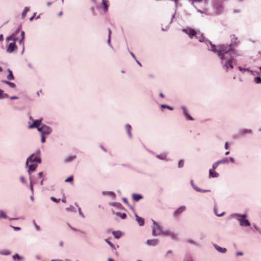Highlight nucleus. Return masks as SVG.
Listing matches in <instances>:
<instances>
[{"label":"nucleus","instance_id":"obj_1","mask_svg":"<svg viewBox=\"0 0 261 261\" xmlns=\"http://www.w3.org/2000/svg\"><path fill=\"white\" fill-rule=\"evenodd\" d=\"M231 43L229 45H215L210 41H207L206 43L210 44V47H208V50L216 53L220 60V63L223 69L228 71L233 68V60L238 56H242L241 51L234 49L232 47L238 44L239 41L238 38L234 35L230 36Z\"/></svg>","mask_w":261,"mask_h":261},{"label":"nucleus","instance_id":"obj_2","mask_svg":"<svg viewBox=\"0 0 261 261\" xmlns=\"http://www.w3.org/2000/svg\"><path fill=\"white\" fill-rule=\"evenodd\" d=\"M182 31L188 35L191 39H195L198 40L200 42H204L206 44L207 49L208 50V47H210V44L209 43H207L206 42L209 40L206 39L200 32L196 31L193 29L189 28L188 27H183L182 28Z\"/></svg>","mask_w":261,"mask_h":261},{"label":"nucleus","instance_id":"obj_3","mask_svg":"<svg viewBox=\"0 0 261 261\" xmlns=\"http://www.w3.org/2000/svg\"><path fill=\"white\" fill-rule=\"evenodd\" d=\"M207 0H193L192 3L197 9V12L201 14H206V10L204 9L206 6Z\"/></svg>","mask_w":261,"mask_h":261},{"label":"nucleus","instance_id":"obj_4","mask_svg":"<svg viewBox=\"0 0 261 261\" xmlns=\"http://www.w3.org/2000/svg\"><path fill=\"white\" fill-rule=\"evenodd\" d=\"M213 7L216 14H221L224 10L222 2L221 0H213Z\"/></svg>","mask_w":261,"mask_h":261},{"label":"nucleus","instance_id":"obj_5","mask_svg":"<svg viewBox=\"0 0 261 261\" xmlns=\"http://www.w3.org/2000/svg\"><path fill=\"white\" fill-rule=\"evenodd\" d=\"M53 128L45 124H42L40 127L38 128V131L40 133V135H44L45 136H48L50 135L53 132Z\"/></svg>","mask_w":261,"mask_h":261},{"label":"nucleus","instance_id":"obj_6","mask_svg":"<svg viewBox=\"0 0 261 261\" xmlns=\"http://www.w3.org/2000/svg\"><path fill=\"white\" fill-rule=\"evenodd\" d=\"M43 120L42 118H41L39 119L33 120V123L28 126V128L32 129L34 128H36L38 129V127H40L41 125V122Z\"/></svg>","mask_w":261,"mask_h":261},{"label":"nucleus","instance_id":"obj_7","mask_svg":"<svg viewBox=\"0 0 261 261\" xmlns=\"http://www.w3.org/2000/svg\"><path fill=\"white\" fill-rule=\"evenodd\" d=\"M162 236L169 237L172 240H176L177 238V235L174 232L170 230H164Z\"/></svg>","mask_w":261,"mask_h":261},{"label":"nucleus","instance_id":"obj_8","mask_svg":"<svg viewBox=\"0 0 261 261\" xmlns=\"http://www.w3.org/2000/svg\"><path fill=\"white\" fill-rule=\"evenodd\" d=\"M152 224L154 226V228L159 235H163L164 230L155 221L152 219Z\"/></svg>","mask_w":261,"mask_h":261},{"label":"nucleus","instance_id":"obj_9","mask_svg":"<svg viewBox=\"0 0 261 261\" xmlns=\"http://www.w3.org/2000/svg\"><path fill=\"white\" fill-rule=\"evenodd\" d=\"M190 185L192 187V188H193V189L194 190H195L197 192H203V193H205V192H210V190H202L199 188H198L197 186H196L194 183V181L193 180H190Z\"/></svg>","mask_w":261,"mask_h":261},{"label":"nucleus","instance_id":"obj_10","mask_svg":"<svg viewBox=\"0 0 261 261\" xmlns=\"http://www.w3.org/2000/svg\"><path fill=\"white\" fill-rule=\"evenodd\" d=\"M252 134V130L250 128H242L239 131V135L241 136H245Z\"/></svg>","mask_w":261,"mask_h":261},{"label":"nucleus","instance_id":"obj_11","mask_svg":"<svg viewBox=\"0 0 261 261\" xmlns=\"http://www.w3.org/2000/svg\"><path fill=\"white\" fill-rule=\"evenodd\" d=\"M181 108L182 109V110H183V113H184V114L186 117V118L187 119V120H193L194 119L193 118V117L190 115V114L188 112V110L187 109L186 107H185V106H181Z\"/></svg>","mask_w":261,"mask_h":261},{"label":"nucleus","instance_id":"obj_12","mask_svg":"<svg viewBox=\"0 0 261 261\" xmlns=\"http://www.w3.org/2000/svg\"><path fill=\"white\" fill-rule=\"evenodd\" d=\"M237 219L240 222V224L242 226H249L250 225L249 221L247 219H243L241 218H237Z\"/></svg>","mask_w":261,"mask_h":261},{"label":"nucleus","instance_id":"obj_13","mask_svg":"<svg viewBox=\"0 0 261 261\" xmlns=\"http://www.w3.org/2000/svg\"><path fill=\"white\" fill-rule=\"evenodd\" d=\"M220 164H227L228 163H233L234 162V158L232 157H229V158H224L222 159L221 160H219Z\"/></svg>","mask_w":261,"mask_h":261},{"label":"nucleus","instance_id":"obj_14","mask_svg":"<svg viewBox=\"0 0 261 261\" xmlns=\"http://www.w3.org/2000/svg\"><path fill=\"white\" fill-rule=\"evenodd\" d=\"M146 244L148 246H155L159 244V240L157 239L147 240Z\"/></svg>","mask_w":261,"mask_h":261},{"label":"nucleus","instance_id":"obj_15","mask_svg":"<svg viewBox=\"0 0 261 261\" xmlns=\"http://www.w3.org/2000/svg\"><path fill=\"white\" fill-rule=\"evenodd\" d=\"M35 153L32 154L29 158H31L30 162L34 163L36 162L38 163H41V159L39 157H34Z\"/></svg>","mask_w":261,"mask_h":261},{"label":"nucleus","instance_id":"obj_16","mask_svg":"<svg viewBox=\"0 0 261 261\" xmlns=\"http://www.w3.org/2000/svg\"><path fill=\"white\" fill-rule=\"evenodd\" d=\"M135 217L140 226H142L144 225V220L142 217H139L136 213H135Z\"/></svg>","mask_w":261,"mask_h":261},{"label":"nucleus","instance_id":"obj_17","mask_svg":"<svg viewBox=\"0 0 261 261\" xmlns=\"http://www.w3.org/2000/svg\"><path fill=\"white\" fill-rule=\"evenodd\" d=\"M12 259L14 261H23L24 257L16 253L12 256Z\"/></svg>","mask_w":261,"mask_h":261},{"label":"nucleus","instance_id":"obj_18","mask_svg":"<svg viewBox=\"0 0 261 261\" xmlns=\"http://www.w3.org/2000/svg\"><path fill=\"white\" fill-rule=\"evenodd\" d=\"M186 207L185 206L182 205L178 207L174 213V215L175 216L179 215L184 211H185Z\"/></svg>","mask_w":261,"mask_h":261},{"label":"nucleus","instance_id":"obj_19","mask_svg":"<svg viewBox=\"0 0 261 261\" xmlns=\"http://www.w3.org/2000/svg\"><path fill=\"white\" fill-rule=\"evenodd\" d=\"M16 45L14 42H11L9 43L8 47L7 49V51L9 53H12L16 48Z\"/></svg>","mask_w":261,"mask_h":261},{"label":"nucleus","instance_id":"obj_20","mask_svg":"<svg viewBox=\"0 0 261 261\" xmlns=\"http://www.w3.org/2000/svg\"><path fill=\"white\" fill-rule=\"evenodd\" d=\"M219 174L216 172L214 169L209 170V176L212 178H216L219 177Z\"/></svg>","mask_w":261,"mask_h":261},{"label":"nucleus","instance_id":"obj_21","mask_svg":"<svg viewBox=\"0 0 261 261\" xmlns=\"http://www.w3.org/2000/svg\"><path fill=\"white\" fill-rule=\"evenodd\" d=\"M155 156L160 160H164L166 161H169V159L167 158V154L165 153H161L160 154H156Z\"/></svg>","mask_w":261,"mask_h":261},{"label":"nucleus","instance_id":"obj_22","mask_svg":"<svg viewBox=\"0 0 261 261\" xmlns=\"http://www.w3.org/2000/svg\"><path fill=\"white\" fill-rule=\"evenodd\" d=\"M132 198L134 201L137 202L143 198V196L140 194L133 193L132 194Z\"/></svg>","mask_w":261,"mask_h":261},{"label":"nucleus","instance_id":"obj_23","mask_svg":"<svg viewBox=\"0 0 261 261\" xmlns=\"http://www.w3.org/2000/svg\"><path fill=\"white\" fill-rule=\"evenodd\" d=\"M102 194L103 195H108L112 197L113 199H115L116 198V195L113 191H102Z\"/></svg>","mask_w":261,"mask_h":261},{"label":"nucleus","instance_id":"obj_24","mask_svg":"<svg viewBox=\"0 0 261 261\" xmlns=\"http://www.w3.org/2000/svg\"><path fill=\"white\" fill-rule=\"evenodd\" d=\"M214 247L218 252L222 253H225L227 251V249L225 248H222L216 244H214Z\"/></svg>","mask_w":261,"mask_h":261},{"label":"nucleus","instance_id":"obj_25","mask_svg":"<svg viewBox=\"0 0 261 261\" xmlns=\"http://www.w3.org/2000/svg\"><path fill=\"white\" fill-rule=\"evenodd\" d=\"M36 168V165L35 164H31L29 166V168L28 169V172L30 175V177H31V172L34 171Z\"/></svg>","mask_w":261,"mask_h":261},{"label":"nucleus","instance_id":"obj_26","mask_svg":"<svg viewBox=\"0 0 261 261\" xmlns=\"http://www.w3.org/2000/svg\"><path fill=\"white\" fill-rule=\"evenodd\" d=\"M75 158H76L75 155L69 156L65 159L64 162L65 163H68L71 162L73 160H74L75 159Z\"/></svg>","mask_w":261,"mask_h":261},{"label":"nucleus","instance_id":"obj_27","mask_svg":"<svg viewBox=\"0 0 261 261\" xmlns=\"http://www.w3.org/2000/svg\"><path fill=\"white\" fill-rule=\"evenodd\" d=\"M1 82L3 83H4V84L8 85V86L9 87L12 88H14L16 86V85H15V83L10 82H9L8 81L2 80Z\"/></svg>","mask_w":261,"mask_h":261},{"label":"nucleus","instance_id":"obj_28","mask_svg":"<svg viewBox=\"0 0 261 261\" xmlns=\"http://www.w3.org/2000/svg\"><path fill=\"white\" fill-rule=\"evenodd\" d=\"M8 72H9L8 75L7 76V79L9 81L13 80L14 79V76L13 74V72L12 70L10 69H8Z\"/></svg>","mask_w":261,"mask_h":261},{"label":"nucleus","instance_id":"obj_29","mask_svg":"<svg viewBox=\"0 0 261 261\" xmlns=\"http://www.w3.org/2000/svg\"><path fill=\"white\" fill-rule=\"evenodd\" d=\"M131 126L129 124H127L125 125V128L127 131V133L130 138L132 137V135L131 134Z\"/></svg>","mask_w":261,"mask_h":261},{"label":"nucleus","instance_id":"obj_30","mask_svg":"<svg viewBox=\"0 0 261 261\" xmlns=\"http://www.w3.org/2000/svg\"><path fill=\"white\" fill-rule=\"evenodd\" d=\"M113 234L115 237L116 239H119L121 236H122V232L118 230V231H113L112 232Z\"/></svg>","mask_w":261,"mask_h":261},{"label":"nucleus","instance_id":"obj_31","mask_svg":"<svg viewBox=\"0 0 261 261\" xmlns=\"http://www.w3.org/2000/svg\"><path fill=\"white\" fill-rule=\"evenodd\" d=\"M11 251L8 249H3L0 250V255H9L11 254Z\"/></svg>","mask_w":261,"mask_h":261},{"label":"nucleus","instance_id":"obj_32","mask_svg":"<svg viewBox=\"0 0 261 261\" xmlns=\"http://www.w3.org/2000/svg\"><path fill=\"white\" fill-rule=\"evenodd\" d=\"M110 204L113 206H115V207L118 208L119 209H122L123 208L121 203H120L119 202H114Z\"/></svg>","mask_w":261,"mask_h":261},{"label":"nucleus","instance_id":"obj_33","mask_svg":"<svg viewBox=\"0 0 261 261\" xmlns=\"http://www.w3.org/2000/svg\"><path fill=\"white\" fill-rule=\"evenodd\" d=\"M8 216L6 213L3 210H0V219H7Z\"/></svg>","mask_w":261,"mask_h":261},{"label":"nucleus","instance_id":"obj_34","mask_svg":"<svg viewBox=\"0 0 261 261\" xmlns=\"http://www.w3.org/2000/svg\"><path fill=\"white\" fill-rule=\"evenodd\" d=\"M29 9H30V8L28 7H25L24 8V9L21 13V16L23 18H24L26 16L27 13L29 11Z\"/></svg>","mask_w":261,"mask_h":261},{"label":"nucleus","instance_id":"obj_35","mask_svg":"<svg viewBox=\"0 0 261 261\" xmlns=\"http://www.w3.org/2000/svg\"><path fill=\"white\" fill-rule=\"evenodd\" d=\"M115 215L117 216L120 217L122 219H124L126 217V215L125 213H121L120 212H117L116 213Z\"/></svg>","mask_w":261,"mask_h":261},{"label":"nucleus","instance_id":"obj_36","mask_svg":"<svg viewBox=\"0 0 261 261\" xmlns=\"http://www.w3.org/2000/svg\"><path fill=\"white\" fill-rule=\"evenodd\" d=\"M102 5L103 6V9L104 11L106 12L108 11L109 5L107 4L106 2L103 1L102 2Z\"/></svg>","mask_w":261,"mask_h":261},{"label":"nucleus","instance_id":"obj_37","mask_svg":"<svg viewBox=\"0 0 261 261\" xmlns=\"http://www.w3.org/2000/svg\"><path fill=\"white\" fill-rule=\"evenodd\" d=\"M108 31H109V35H108V39L107 40V42L110 47H111V48H113V46L112 45L111 43V38H110L111 37V31L109 29Z\"/></svg>","mask_w":261,"mask_h":261},{"label":"nucleus","instance_id":"obj_38","mask_svg":"<svg viewBox=\"0 0 261 261\" xmlns=\"http://www.w3.org/2000/svg\"><path fill=\"white\" fill-rule=\"evenodd\" d=\"M30 190L31 191L32 194H34V189H33V183L34 181H33L32 179V177H30Z\"/></svg>","mask_w":261,"mask_h":261},{"label":"nucleus","instance_id":"obj_39","mask_svg":"<svg viewBox=\"0 0 261 261\" xmlns=\"http://www.w3.org/2000/svg\"><path fill=\"white\" fill-rule=\"evenodd\" d=\"M184 261H193L191 255L187 254L184 259Z\"/></svg>","mask_w":261,"mask_h":261},{"label":"nucleus","instance_id":"obj_40","mask_svg":"<svg viewBox=\"0 0 261 261\" xmlns=\"http://www.w3.org/2000/svg\"><path fill=\"white\" fill-rule=\"evenodd\" d=\"M66 210L67 211H71V212H76V209L75 208V207L72 206V205H70L69 207H67L66 208Z\"/></svg>","mask_w":261,"mask_h":261},{"label":"nucleus","instance_id":"obj_41","mask_svg":"<svg viewBox=\"0 0 261 261\" xmlns=\"http://www.w3.org/2000/svg\"><path fill=\"white\" fill-rule=\"evenodd\" d=\"M68 226L71 228L72 229V230H74V231H79L80 232H81L82 233H83V234H85L86 232L84 231H82V230H79V229H77L74 227H73L72 226H71L69 223L67 224Z\"/></svg>","mask_w":261,"mask_h":261},{"label":"nucleus","instance_id":"obj_42","mask_svg":"<svg viewBox=\"0 0 261 261\" xmlns=\"http://www.w3.org/2000/svg\"><path fill=\"white\" fill-rule=\"evenodd\" d=\"M220 164V161L219 160L215 162L213 165H212V167L213 168L212 169H215L216 168H217L218 167V166H219V165Z\"/></svg>","mask_w":261,"mask_h":261},{"label":"nucleus","instance_id":"obj_43","mask_svg":"<svg viewBox=\"0 0 261 261\" xmlns=\"http://www.w3.org/2000/svg\"><path fill=\"white\" fill-rule=\"evenodd\" d=\"M161 107L163 108H167V109H168L170 110H173V107H171L170 106L165 105V104L162 105H161Z\"/></svg>","mask_w":261,"mask_h":261},{"label":"nucleus","instance_id":"obj_44","mask_svg":"<svg viewBox=\"0 0 261 261\" xmlns=\"http://www.w3.org/2000/svg\"><path fill=\"white\" fill-rule=\"evenodd\" d=\"M214 212H215V215L216 216H217L218 217H222V216H223L225 214V212H222L221 214H218L217 213V209H216V207H214Z\"/></svg>","mask_w":261,"mask_h":261},{"label":"nucleus","instance_id":"obj_45","mask_svg":"<svg viewBox=\"0 0 261 261\" xmlns=\"http://www.w3.org/2000/svg\"><path fill=\"white\" fill-rule=\"evenodd\" d=\"M105 241L111 246V247L113 249H115V245L112 244L110 241H109L108 239H105Z\"/></svg>","mask_w":261,"mask_h":261},{"label":"nucleus","instance_id":"obj_46","mask_svg":"<svg viewBox=\"0 0 261 261\" xmlns=\"http://www.w3.org/2000/svg\"><path fill=\"white\" fill-rule=\"evenodd\" d=\"M254 81L256 84H261V78L259 76L255 77Z\"/></svg>","mask_w":261,"mask_h":261},{"label":"nucleus","instance_id":"obj_47","mask_svg":"<svg viewBox=\"0 0 261 261\" xmlns=\"http://www.w3.org/2000/svg\"><path fill=\"white\" fill-rule=\"evenodd\" d=\"M238 68H239V70L240 71L242 72L243 73H244L246 71L249 70V68H244L241 66H239Z\"/></svg>","mask_w":261,"mask_h":261},{"label":"nucleus","instance_id":"obj_48","mask_svg":"<svg viewBox=\"0 0 261 261\" xmlns=\"http://www.w3.org/2000/svg\"><path fill=\"white\" fill-rule=\"evenodd\" d=\"M184 165V161L183 160H180L178 163V167L180 168L183 167Z\"/></svg>","mask_w":261,"mask_h":261},{"label":"nucleus","instance_id":"obj_49","mask_svg":"<svg viewBox=\"0 0 261 261\" xmlns=\"http://www.w3.org/2000/svg\"><path fill=\"white\" fill-rule=\"evenodd\" d=\"M50 199H51L53 201H54V202H56V203H58V202H59L61 200V199H60V198H58V199H57V198H55V197H53V196L50 197Z\"/></svg>","mask_w":261,"mask_h":261},{"label":"nucleus","instance_id":"obj_50","mask_svg":"<svg viewBox=\"0 0 261 261\" xmlns=\"http://www.w3.org/2000/svg\"><path fill=\"white\" fill-rule=\"evenodd\" d=\"M41 135V142L42 143H43L45 142L46 140V136L44 135Z\"/></svg>","mask_w":261,"mask_h":261},{"label":"nucleus","instance_id":"obj_51","mask_svg":"<svg viewBox=\"0 0 261 261\" xmlns=\"http://www.w3.org/2000/svg\"><path fill=\"white\" fill-rule=\"evenodd\" d=\"M24 39H22L21 38V39H20L19 40V44H22V46H23V49H22V54H23V51H24Z\"/></svg>","mask_w":261,"mask_h":261},{"label":"nucleus","instance_id":"obj_52","mask_svg":"<svg viewBox=\"0 0 261 261\" xmlns=\"http://www.w3.org/2000/svg\"><path fill=\"white\" fill-rule=\"evenodd\" d=\"M152 235L153 236H156L158 235H159L154 228L152 230Z\"/></svg>","mask_w":261,"mask_h":261},{"label":"nucleus","instance_id":"obj_53","mask_svg":"<svg viewBox=\"0 0 261 261\" xmlns=\"http://www.w3.org/2000/svg\"><path fill=\"white\" fill-rule=\"evenodd\" d=\"M78 211H79V215L82 217V218H84L85 217V216L84 215V214L82 213V211H81V208L80 207H79V208H78Z\"/></svg>","mask_w":261,"mask_h":261},{"label":"nucleus","instance_id":"obj_54","mask_svg":"<svg viewBox=\"0 0 261 261\" xmlns=\"http://www.w3.org/2000/svg\"><path fill=\"white\" fill-rule=\"evenodd\" d=\"M73 179V176H70L65 179V182H69L72 181Z\"/></svg>","mask_w":261,"mask_h":261},{"label":"nucleus","instance_id":"obj_55","mask_svg":"<svg viewBox=\"0 0 261 261\" xmlns=\"http://www.w3.org/2000/svg\"><path fill=\"white\" fill-rule=\"evenodd\" d=\"M231 216L232 218H237V217H238V218H240V214L237 213H233L231 214Z\"/></svg>","mask_w":261,"mask_h":261},{"label":"nucleus","instance_id":"obj_56","mask_svg":"<svg viewBox=\"0 0 261 261\" xmlns=\"http://www.w3.org/2000/svg\"><path fill=\"white\" fill-rule=\"evenodd\" d=\"M176 12V10H175V13L172 16V18H171V21L169 22V25H170L172 23V22L173 21V19L175 18Z\"/></svg>","mask_w":261,"mask_h":261},{"label":"nucleus","instance_id":"obj_57","mask_svg":"<svg viewBox=\"0 0 261 261\" xmlns=\"http://www.w3.org/2000/svg\"><path fill=\"white\" fill-rule=\"evenodd\" d=\"M33 223L34 224V226H35V227L36 228V229L37 230V231H39V229H40V228H39V226L38 225H37V224L36 223V222L35 221H33Z\"/></svg>","mask_w":261,"mask_h":261},{"label":"nucleus","instance_id":"obj_58","mask_svg":"<svg viewBox=\"0 0 261 261\" xmlns=\"http://www.w3.org/2000/svg\"><path fill=\"white\" fill-rule=\"evenodd\" d=\"M13 229L15 231H18V230H20L21 229L20 227H18V226H11Z\"/></svg>","mask_w":261,"mask_h":261},{"label":"nucleus","instance_id":"obj_59","mask_svg":"<svg viewBox=\"0 0 261 261\" xmlns=\"http://www.w3.org/2000/svg\"><path fill=\"white\" fill-rule=\"evenodd\" d=\"M30 160H31V158H28L27 159V160H26V162H25V166H28L29 165V163L30 162Z\"/></svg>","mask_w":261,"mask_h":261},{"label":"nucleus","instance_id":"obj_60","mask_svg":"<svg viewBox=\"0 0 261 261\" xmlns=\"http://www.w3.org/2000/svg\"><path fill=\"white\" fill-rule=\"evenodd\" d=\"M20 179L22 183H23V184H25L26 183V181H25V179H24L23 176H21Z\"/></svg>","mask_w":261,"mask_h":261},{"label":"nucleus","instance_id":"obj_61","mask_svg":"<svg viewBox=\"0 0 261 261\" xmlns=\"http://www.w3.org/2000/svg\"><path fill=\"white\" fill-rule=\"evenodd\" d=\"M20 35H21V39H24V35H25V34H24V32L23 31H22L21 32Z\"/></svg>","mask_w":261,"mask_h":261},{"label":"nucleus","instance_id":"obj_62","mask_svg":"<svg viewBox=\"0 0 261 261\" xmlns=\"http://www.w3.org/2000/svg\"><path fill=\"white\" fill-rule=\"evenodd\" d=\"M122 200H123V201L125 203H126V204H127V205L128 204V201H127V198H125V197H123V198H122Z\"/></svg>","mask_w":261,"mask_h":261},{"label":"nucleus","instance_id":"obj_63","mask_svg":"<svg viewBox=\"0 0 261 261\" xmlns=\"http://www.w3.org/2000/svg\"><path fill=\"white\" fill-rule=\"evenodd\" d=\"M247 217V215L246 214H243L242 215H240V218H245Z\"/></svg>","mask_w":261,"mask_h":261},{"label":"nucleus","instance_id":"obj_64","mask_svg":"<svg viewBox=\"0 0 261 261\" xmlns=\"http://www.w3.org/2000/svg\"><path fill=\"white\" fill-rule=\"evenodd\" d=\"M169 27H170V25L169 24L168 26H167L166 27V28H162V30L163 31H167V30H168L169 29Z\"/></svg>","mask_w":261,"mask_h":261}]
</instances>
